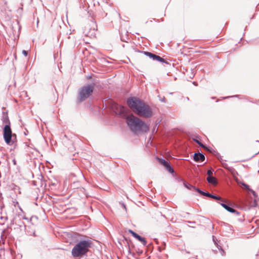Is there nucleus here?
Returning <instances> with one entry per match:
<instances>
[{
	"mask_svg": "<svg viewBox=\"0 0 259 259\" xmlns=\"http://www.w3.org/2000/svg\"><path fill=\"white\" fill-rule=\"evenodd\" d=\"M113 108L116 114L125 118L128 126L133 133H144L149 131V127L146 123L133 114L128 115L126 108L124 106L115 104Z\"/></svg>",
	"mask_w": 259,
	"mask_h": 259,
	"instance_id": "obj_1",
	"label": "nucleus"
},
{
	"mask_svg": "<svg viewBox=\"0 0 259 259\" xmlns=\"http://www.w3.org/2000/svg\"><path fill=\"white\" fill-rule=\"evenodd\" d=\"M127 104L129 107L138 116L150 118L153 115L151 108L144 101L136 97L128 99Z\"/></svg>",
	"mask_w": 259,
	"mask_h": 259,
	"instance_id": "obj_2",
	"label": "nucleus"
},
{
	"mask_svg": "<svg viewBox=\"0 0 259 259\" xmlns=\"http://www.w3.org/2000/svg\"><path fill=\"white\" fill-rule=\"evenodd\" d=\"M127 104L129 107L138 116L150 118L153 115L151 108L144 101L136 97L128 99Z\"/></svg>",
	"mask_w": 259,
	"mask_h": 259,
	"instance_id": "obj_3",
	"label": "nucleus"
},
{
	"mask_svg": "<svg viewBox=\"0 0 259 259\" xmlns=\"http://www.w3.org/2000/svg\"><path fill=\"white\" fill-rule=\"evenodd\" d=\"M92 242L90 240H81L72 248L71 254L74 257H81L85 255L91 247Z\"/></svg>",
	"mask_w": 259,
	"mask_h": 259,
	"instance_id": "obj_4",
	"label": "nucleus"
},
{
	"mask_svg": "<svg viewBox=\"0 0 259 259\" xmlns=\"http://www.w3.org/2000/svg\"><path fill=\"white\" fill-rule=\"evenodd\" d=\"M94 90V85L88 84L82 87L78 94V100L82 102L87 99L92 94Z\"/></svg>",
	"mask_w": 259,
	"mask_h": 259,
	"instance_id": "obj_5",
	"label": "nucleus"
},
{
	"mask_svg": "<svg viewBox=\"0 0 259 259\" xmlns=\"http://www.w3.org/2000/svg\"><path fill=\"white\" fill-rule=\"evenodd\" d=\"M4 138L5 142L9 145H12L16 139V135L12 134L10 125L7 124L4 128Z\"/></svg>",
	"mask_w": 259,
	"mask_h": 259,
	"instance_id": "obj_6",
	"label": "nucleus"
},
{
	"mask_svg": "<svg viewBox=\"0 0 259 259\" xmlns=\"http://www.w3.org/2000/svg\"><path fill=\"white\" fill-rule=\"evenodd\" d=\"M144 54L149 57L150 58L152 59L153 60H156L157 61H158L159 62L162 63H167V62L162 58L161 57L157 56L156 55H155L154 54H152L150 52H144Z\"/></svg>",
	"mask_w": 259,
	"mask_h": 259,
	"instance_id": "obj_7",
	"label": "nucleus"
},
{
	"mask_svg": "<svg viewBox=\"0 0 259 259\" xmlns=\"http://www.w3.org/2000/svg\"><path fill=\"white\" fill-rule=\"evenodd\" d=\"M157 159L160 164L163 165L167 170L172 174L174 172V169L170 166V163L167 162L165 159L157 157Z\"/></svg>",
	"mask_w": 259,
	"mask_h": 259,
	"instance_id": "obj_8",
	"label": "nucleus"
},
{
	"mask_svg": "<svg viewBox=\"0 0 259 259\" xmlns=\"http://www.w3.org/2000/svg\"><path fill=\"white\" fill-rule=\"evenodd\" d=\"M128 232L131 233L135 238L137 239L139 241H140L144 245H146L147 243V241L146 239L144 237L140 236L139 235L135 233L132 230H128Z\"/></svg>",
	"mask_w": 259,
	"mask_h": 259,
	"instance_id": "obj_9",
	"label": "nucleus"
},
{
	"mask_svg": "<svg viewBox=\"0 0 259 259\" xmlns=\"http://www.w3.org/2000/svg\"><path fill=\"white\" fill-rule=\"evenodd\" d=\"M220 204H221V205L222 206H223L228 211L233 213L236 214L237 215L239 214V212L238 211H237L235 209L230 207L229 206H228L226 204L224 203V202L220 203Z\"/></svg>",
	"mask_w": 259,
	"mask_h": 259,
	"instance_id": "obj_10",
	"label": "nucleus"
},
{
	"mask_svg": "<svg viewBox=\"0 0 259 259\" xmlns=\"http://www.w3.org/2000/svg\"><path fill=\"white\" fill-rule=\"evenodd\" d=\"M193 159L196 162L199 161H203L205 160V156L202 153H196L194 155Z\"/></svg>",
	"mask_w": 259,
	"mask_h": 259,
	"instance_id": "obj_11",
	"label": "nucleus"
},
{
	"mask_svg": "<svg viewBox=\"0 0 259 259\" xmlns=\"http://www.w3.org/2000/svg\"><path fill=\"white\" fill-rule=\"evenodd\" d=\"M221 162L223 167L229 171L232 175H234L237 172L233 167L229 166L225 161H222Z\"/></svg>",
	"mask_w": 259,
	"mask_h": 259,
	"instance_id": "obj_12",
	"label": "nucleus"
},
{
	"mask_svg": "<svg viewBox=\"0 0 259 259\" xmlns=\"http://www.w3.org/2000/svg\"><path fill=\"white\" fill-rule=\"evenodd\" d=\"M207 181L209 183L213 185H216L217 184V179L213 177H208L207 178Z\"/></svg>",
	"mask_w": 259,
	"mask_h": 259,
	"instance_id": "obj_13",
	"label": "nucleus"
},
{
	"mask_svg": "<svg viewBox=\"0 0 259 259\" xmlns=\"http://www.w3.org/2000/svg\"><path fill=\"white\" fill-rule=\"evenodd\" d=\"M213 242H214V243L216 244V245H217V246L219 250H221V251H222V253H222V255H224L225 254V251H224V250L223 249L222 247L221 246L219 245L216 243V242H215V239H214V236H213Z\"/></svg>",
	"mask_w": 259,
	"mask_h": 259,
	"instance_id": "obj_14",
	"label": "nucleus"
},
{
	"mask_svg": "<svg viewBox=\"0 0 259 259\" xmlns=\"http://www.w3.org/2000/svg\"><path fill=\"white\" fill-rule=\"evenodd\" d=\"M210 198L217 199V200H221L223 202H225V201L222 199V198L219 196L215 195L213 194H211Z\"/></svg>",
	"mask_w": 259,
	"mask_h": 259,
	"instance_id": "obj_15",
	"label": "nucleus"
},
{
	"mask_svg": "<svg viewBox=\"0 0 259 259\" xmlns=\"http://www.w3.org/2000/svg\"><path fill=\"white\" fill-rule=\"evenodd\" d=\"M184 185L185 187H186L188 189L190 190L192 188H194V186H193L192 185H191L188 183H184Z\"/></svg>",
	"mask_w": 259,
	"mask_h": 259,
	"instance_id": "obj_16",
	"label": "nucleus"
},
{
	"mask_svg": "<svg viewBox=\"0 0 259 259\" xmlns=\"http://www.w3.org/2000/svg\"><path fill=\"white\" fill-rule=\"evenodd\" d=\"M194 141L201 147H203L205 149H206V147L202 143H201L200 141H199L195 139Z\"/></svg>",
	"mask_w": 259,
	"mask_h": 259,
	"instance_id": "obj_17",
	"label": "nucleus"
},
{
	"mask_svg": "<svg viewBox=\"0 0 259 259\" xmlns=\"http://www.w3.org/2000/svg\"><path fill=\"white\" fill-rule=\"evenodd\" d=\"M213 170L212 169H208L207 171V174L208 175V177H212L211 176L213 174Z\"/></svg>",
	"mask_w": 259,
	"mask_h": 259,
	"instance_id": "obj_18",
	"label": "nucleus"
},
{
	"mask_svg": "<svg viewBox=\"0 0 259 259\" xmlns=\"http://www.w3.org/2000/svg\"><path fill=\"white\" fill-rule=\"evenodd\" d=\"M243 185L244 186V187L247 189L248 190V191H250V189L249 188V187L248 185H246V184H243Z\"/></svg>",
	"mask_w": 259,
	"mask_h": 259,
	"instance_id": "obj_19",
	"label": "nucleus"
},
{
	"mask_svg": "<svg viewBox=\"0 0 259 259\" xmlns=\"http://www.w3.org/2000/svg\"><path fill=\"white\" fill-rule=\"evenodd\" d=\"M203 196H207V197H210L211 194H210L209 193H208L207 192H205Z\"/></svg>",
	"mask_w": 259,
	"mask_h": 259,
	"instance_id": "obj_20",
	"label": "nucleus"
},
{
	"mask_svg": "<svg viewBox=\"0 0 259 259\" xmlns=\"http://www.w3.org/2000/svg\"><path fill=\"white\" fill-rule=\"evenodd\" d=\"M251 193L252 194V195L254 196V197H257V195L256 194V193L255 192V191H254L253 190H250V191Z\"/></svg>",
	"mask_w": 259,
	"mask_h": 259,
	"instance_id": "obj_21",
	"label": "nucleus"
},
{
	"mask_svg": "<svg viewBox=\"0 0 259 259\" xmlns=\"http://www.w3.org/2000/svg\"><path fill=\"white\" fill-rule=\"evenodd\" d=\"M160 101L162 102H163V103H165L166 102V99L164 97H163L162 98H160Z\"/></svg>",
	"mask_w": 259,
	"mask_h": 259,
	"instance_id": "obj_22",
	"label": "nucleus"
},
{
	"mask_svg": "<svg viewBox=\"0 0 259 259\" xmlns=\"http://www.w3.org/2000/svg\"><path fill=\"white\" fill-rule=\"evenodd\" d=\"M22 54H23V55H24L25 56H26L27 55V51H25V50H23L22 51Z\"/></svg>",
	"mask_w": 259,
	"mask_h": 259,
	"instance_id": "obj_23",
	"label": "nucleus"
},
{
	"mask_svg": "<svg viewBox=\"0 0 259 259\" xmlns=\"http://www.w3.org/2000/svg\"><path fill=\"white\" fill-rule=\"evenodd\" d=\"M193 189H195L196 191H197L199 193L200 191H201L199 189L195 187H194Z\"/></svg>",
	"mask_w": 259,
	"mask_h": 259,
	"instance_id": "obj_24",
	"label": "nucleus"
},
{
	"mask_svg": "<svg viewBox=\"0 0 259 259\" xmlns=\"http://www.w3.org/2000/svg\"><path fill=\"white\" fill-rule=\"evenodd\" d=\"M204 193H205V192H203V191H201H201H200V192H199V193H200V194H201L202 195H204Z\"/></svg>",
	"mask_w": 259,
	"mask_h": 259,
	"instance_id": "obj_25",
	"label": "nucleus"
},
{
	"mask_svg": "<svg viewBox=\"0 0 259 259\" xmlns=\"http://www.w3.org/2000/svg\"><path fill=\"white\" fill-rule=\"evenodd\" d=\"M122 206H123V208L126 210V206L124 203H122Z\"/></svg>",
	"mask_w": 259,
	"mask_h": 259,
	"instance_id": "obj_26",
	"label": "nucleus"
},
{
	"mask_svg": "<svg viewBox=\"0 0 259 259\" xmlns=\"http://www.w3.org/2000/svg\"><path fill=\"white\" fill-rule=\"evenodd\" d=\"M13 162H14V164H15V163H16L15 160H13Z\"/></svg>",
	"mask_w": 259,
	"mask_h": 259,
	"instance_id": "obj_27",
	"label": "nucleus"
}]
</instances>
